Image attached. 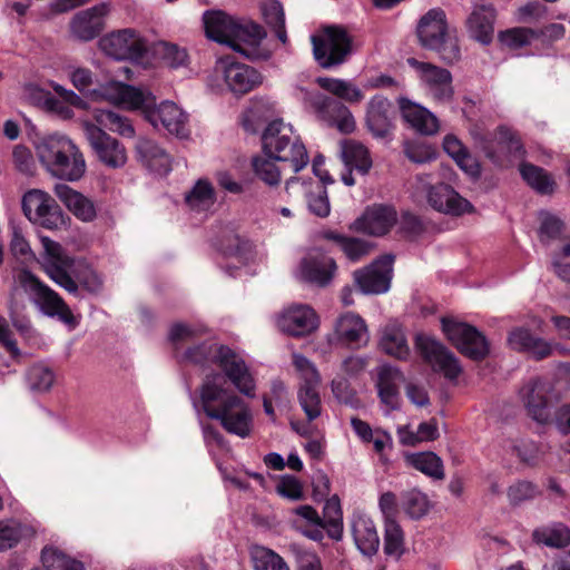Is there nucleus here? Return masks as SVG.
Segmentation results:
<instances>
[{
  "instance_id": "nucleus-36",
  "label": "nucleus",
  "mask_w": 570,
  "mask_h": 570,
  "mask_svg": "<svg viewBox=\"0 0 570 570\" xmlns=\"http://www.w3.org/2000/svg\"><path fill=\"white\" fill-rule=\"evenodd\" d=\"M379 346L384 353L397 360H406L410 355L405 332L396 321H390L381 328Z\"/></svg>"
},
{
  "instance_id": "nucleus-39",
  "label": "nucleus",
  "mask_w": 570,
  "mask_h": 570,
  "mask_svg": "<svg viewBox=\"0 0 570 570\" xmlns=\"http://www.w3.org/2000/svg\"><path fill=\"white\" fill-rule=\"evenodd\" d=\"M315 81L322 89L348 104H358L365 97L360 87L346 79L317 77Z\"/></svg>"
},
{
  "instance_id": "nucleus-31",
  "label": "nucleus",
  "mask_w": 570,
  "mask_h": 570,
  "mask_svg": "<svg viewBox=\"0 0 570 570\" xmlns=\"http://www.w3.org/2000/svg\"><path fill=\"white\" fill-rule=\"evenodd\" d=\"M495 17V9L492 6H474L465 21L469 37L484 46L491 43L494 35Z\"/></svg>"
},
{
  "instance_id": "nucleus-16",
  "label": "nucleus",
  "mask_w": 570,
  "mask_h": 570,
  "mask_svg": "<svg viewBox=\"0 0 570 570\" xmlns=\"http://www.w3.org/2000/svg\"><path fill=\"white\" fill-rule=\"evenodd\" d=\"M101 51L115 60L137 61L142 57V37L134 29H121L99 40Z\"/></svg>"
},
{
  "instance_id": "nucleus-50",
  "label": "nucleus",
  "mask_w": 570,
  "mask_h": 570,
  "mask_svg": "<svg viewBox=\"0 0 570 570\" xmlns=\"http://www.w3.org/2000/svg\"><path fill=\"white\" fill-rule=\"evenodd\" d=\"M293 364L301 377L299 389H318L321 374L315 364L302 354H293Z\"/></svg>"
},
{
  "instance_id": "nucleus-56",
  "label": "nucleus",
  "mask_w": 570,
  "mask_h": 570,
  "mask_svg": "<svg viewBox=\"0 0 570 570\" xmlns=\"http://www.w3.org/2000/svg\"><path fill=\"white\" fill-rule=\"evenodd\" d=\"M539 493L538 487L528 480H518L507 489V497L512 505L534 499Z\"/></svg>"
},
{
  "instance_id": "nucleus-32",
  "label": "nucleus",
  "mask_w": 570,
  "mask_h": 570,
  "mask_svg": "<svg viewBox=\"0 0 570 570\" xmlns=\"http://www.w3.org/2000/svg\"><path fill=\"white\" fill-rule=\"evenodd\" d=\"M396 223V212L389 206L377 205L368 207L364 214L354 222L357 232L372 236L386 234Z\"/></svg>"
},
{
  "instance_id": "nucleus-14",
  "label": "nucleus",
  "mask_w": 570,
  "mask_h": 570,
  "mask_svg": "<svg viewBox=\"0 0 570 570\" xmlns=\"http://www.w3.org/2000/svg\"><path fill=\"white\" fill-rule=\"evenodd\" d=\"M161 66L170 70L184 69L188 77L195 73L189 68L190 57L186 48L164 40L147 42L145 39V70Z\"/></svg>"
},
{
  "instance_id": "nucleus-38",
  "label": "nucleus",
  "mask_w": 570,
  "mask_h": 570,
  "mask_svg": "<svg viewBox=\"0 0 570 570\" xmlns=\"http://www.w3.org/2000/svg\"><path fill=\"white\" fill-rule=\"evenodd\" d=\"M341 158L347 169H355L365 175L372 167L368 149L360 141L345 139L341 141Z\"/></svg>"
},
{
  "instance_id": "nucleus-34",
  "label": "nucleus",
  "mask_w": 570,
  "mask_h": 570,
  "mask_svg": "<svg viewBox=\"0 0 570 570\" xmlns=\"http://www.w3.org/2000/svg\"><path fill=\"white\" fill-rule=\"evenodd\" d=\"M399 107L403 119L416 131L423 135H434L439 130L436 116L425 107L407 98L399 99Z\"/></svg>"
},
{
  "instance_id": "nucleus-11",
  "label": "nucleus",
  "mask_w": 570,
  "mask_h": 570,
  "mask_svg": "<svg viewBox=\"0 0 570 570\" xmlns=\"http://www.w3.org/2000/svg\"><path fill=\"white\" fill-rule=\"evenodd\" d=\"M24 216L47 229H60L66 225L65 215L56 200L41 189L28 190L21 200Z\"/></svg>"
},
{
  "instance_id": "nucleus-37",
  "label": "nucleus",
  "mask_w": 570,
  "mask_h": 570,
  "mask_svg": "<svg viewBox=\"0 0 570 570\" xmlns=\"http://www.w3.org/2000/svg\"><path fill=\"white\" fill-rule=\"evenodd\" d=\"M92 96L115 106L139 107L142 102V94L139 90L118 81H111L102 86L99 90H95Z\"/></svg>"
},
{
  "instance_id": "nucleus-51",
  "label": "nucleus",
  "mask_w": 570,
  "mask_h": 570,
  "mask_svg": "<svg viewBox=\"0 0 570 570\" xmlns=\"http://www.w3.org/2000/svg\"><path fill=\"white\" fill-rule=\"evenodd\" d=\"M502 446L508 454L517 456L521 462L527 464H533L538 458L539 449L532 441L505 440Z\"/></svg>"
},
{
  "instance_id": "nucleus-4",
  "label": "nucleus",
  "mask_w": 570,
  "mask_h": 570,
  "mask_svg": "<svg viewBox=\"0 0 570 570\" xmlns=\"http://www.w3.org/2000/svg\"><path fill=\"white\" fill-rule=\"evenodd\" d=\"M92 117L96 124L89 120L82 121V128L90 147L97 158L107 167H122L127 161L126 149L104 129L122 137H132L135 134L134 127L128 118L109 109L96 108L92 110Z\"/></svg>"
},
{
  "instance_id": "nucleus-18",
  "label": "nucleus",
  "mask_w": 570,
  "mask_h": 570,
  "mask_svg": "<svg viewBox=\"0 0 570 570\" xmlns=\"http://www.w3.org/2000/svg\"><path fill=\"white\" fill-rule=\"evenodd\" d=\"M407 63L417 71L424 89L434 100L448 102L452 99V75L448 69L414 58L407 59Z\"/></svg>"
},
{
  "instance_id": "nucleus-15",
  "label": "nucleus",
  "mask_w": 570,
  "mask_h": 570,
  "mask_svg": "<svg viewBox=\"0 0 570 570\" xmlns=\"http://www.w3.org/2000/svg\"><path fill=\"white\" fill-rule=\"evenodd\" d=\"M308 100L317 117L330 126H334L343 134H351L356 128V122L351 110L340 100H335L321 92H306Z\"/></svg>"
},
{
  "instance_id": "nucleus-35",
  "label": "nucleus",
  "mask_w": 570,
  "mask_h": 570,
  "mask_svg": "<svg viewBox=\"0 0 570 570\" xmlns=\"http://www.w3.org/2000/svg\"><path fill=\"white\" fill-rule=\"evenodd\" d=\"M55 194L58 199L78 219L82 222H92L96 216V207L94 203L81 193L72 189L66 184H57Z\"/></svg>"
},
{
  "instance_id": "nucleus-48",
  "label": "nucleus",
  "mask_w": 570,
  "mask_h": 570,
  "mask_svg": "<svg viewBox=\"0 0 570 570\" xmlns=\"http://www.w3.org/2000/svg\"><path fill=\"white\" fill-rule=\"evenodd\" d=\"M538 39H540V31L525 27H515L499 33L501 43L510 49L529 46Z\"/></svg>"
},
{
  "instance_id": "nucleus-42",
  "label": "nucleus",
  "mask_w": 570,
  "mask_h": 570,
  "mask_svg": "<svg viewBox=\"0 0 570 570\" xmlns=\"http://www.w3.org/2000/svg\"><path fill=\"white\" fill-rule=\"evenodd\" d=\"M405 462L423 474L442 480L444 478L443 462L434 452H419L405 455Z\"/></svg>"
},
{
  "instance_id": "nucleus-19",
  "label": "nucleus",
  "mask_w": 570,
  "mask_h": 570,
  "mask_svg": "<svg viewBox=\"0 0 570 570\" xmlns=\"http://www.w3.org/2000/svg\"><path fill=\"white\" fill-rule=\"evenodd\" d=\"M392 255H384L365 268L354 272V281L364 294H383L390 289L393 275Z\"/></svg>"
},
{
  "instance_id": "nucleus-13",
  "label": "nucleus",
  "mask_w": 570,
  "mask_h": 570,
  "mask_svg": "<svg viewBox=\"0 0 570 570\" xmlns=\"http://www.w3.org/2000/svg\"><path fill=\"white\" fill-rule=\"evenodd\" d=\"M215 75L228 91L237 96L252 91L263 82V76L255 68L230 57L216 61Z\"/></svg>"
},
{
  "instance_id": "nucleus-30",
  "label": "nucleus",
  "mask_w": 570,
  "mask_h": 570,
  "mask_svg": "<svg viewBox=\"0 0 570 570\" xmlns=\"http://www.w3.org/2000/svg\"><path fill=\"white\" fill-rule=\"evenodd\" d=\"M334 334L342 344L361 347L367 344L370 335L365 321L356 313L346 312L338 316Z\"/></svg>"
},
{
  "instance_id": "nucleus-12",
  "label": "nucleus",
  "mask_w": 570,
  "mask_h": 570,
  "mask_svg": "<svg viewBox=\"0 0 570 570\" xmlns=\"http://www.w3.org/2000/svg\"><path fill=\"white\" fill-rule=\"evenodd\" d=\"M441 323L448 340L462 354L476 361L488 355L489 343L476 327L450 317H443Z\"/></svg>"
},
{
  "instance_id": "nucleus-28",
  "label": "nucleus",
  "mask_w": 570,
  "mask_h": 570,
  "mask_svg": "<svg viewBox=\"0 0 570 570\" xmlns=\"http://www.w3.org/2000/svg\"><path fill=\"white\" fill-rule=\"evenodd\" d=\"M351 532L357 550L367 558L376 554L380 537L374 521L363 512H354L350 521Z\"/></svg>"
},
{
  "instance_id": "nucleus-54",
  "label": "nucleus",
  "mask_w": 570,
  "mask_h": 570,
  "mask_svg": "<svg viewBox=\"0 0 570 570\" xmlns=\"http://www.w3.org/2000/svg\"><path fill=\"white\" fill-rule=\"evenodd\" d=\"M27 382L31 390L46 392L53 385L55 374L49 367L36 364L28 370Z\"/></svg>"
},
{
  "instance_id": "nucleus-22",
  "label": "nucleus",
  "mask_w": 570,
  "mask_h": 570,
  "mask_svg": "<svg viewBox=\"0 0 570 570\" xmlns=\"http://www.w3.org/2000/svg\"><path fill=\"white\" fill-rule=\"evenodd\" d=\"M266 38L264 29L252 21H242L229 47L249 60H267L272 51L263 45Z\"/></svg>"
},
{
  "instance_id": "nucleus-55",
  "label": "nucleus",
  "mask_w": 570,
  "mask_h": 570,
  "mask_svg": "<svg viewBox=\"0 0 570 570\" xmlns=\"http://www.w3.org/2000/svg\"><path fill=\"white\" fill-rule=\"evenodd\" d=\"M298 402L307 421L316 420L322 413V402L318 389H298Z\"/></svg>"
},
{
  "instance_id": "nucleus-2",
  "label": "nucleus",
  "mask_w": 570,
  "mask_h": 570,
  "mask_svg": "<svg viewBox=\"0 0 570 570\" xmlns=\"http://www.w3.org/2000/svg\"><path fill=\"white\" fill-rule=\"evenodd\" d=\"M219 373L206 375L200 386V406L205 414L220 422L222 426L242 439L253 430V413L248 404L227 387Z\"/></svg>"
},
{
  "instance_id": "nucleus-6",
  "label": "nucleus",
  "mask_w": 570,
  "mask_h": 570,
  "mask_svg": "<svg viewBox=\"0 0 570 570\" xmlns=\"http://www.w3.org/2000/svg\"><path fill=\"white\" fill-rule=\"evenodd\" d=\"M40 163L52 176L77 181L86 173V160L80 149L66 136H49L37 146Z\"/></svg>"
},
{
  "instance_id": "nucleus-33",
  "label": "nucleus",
  "mask_w": 570,
  "mask_h": 570,
  "mask_svg": "<svg viewBox=\"0 0 570 570\" xmlns=\"http://www.w3.org/2000/svg\"><path fill=\"white\" fill-rule=\"evenodd\" d=\"M203 22L209 39L229 46L242 21L222 10H207L203 14Z\"/></svg>"
},
{
  "instance_id": "nucleus-49",
  "label": "nucleus",
  "mask_w": 570,
  "mask_h": 570,
  "mask_svg": "<svg viewBox=\"0 0 570 570\" xmlns=\"http://www.w3.org/2000/svg\"><path fill=\"white\" fill-rule=\"evenodd\" d=\"M252 560L255 570H289L288 564L278 553L265 547L254 548Z\"/></svg>"
},
{
  "instance_id": "nucleus-53",
  "label": "nucleus",
  "mask_w": 570,
  "mask_h": 570,
  "mask_svg": "<svg viewBox=\"0 0 570 570\" xmlns=\"http://www.w3.org/2000/svg\"><path fill=\"white\" fill-rule=\"evenodd\" d=\"M402 508L413 519L426 514L430 504L426 495L419 490H410L402 495Z\"/></svg>"
},
{
  "instance_id": "nucleus-24",
  "label": "nucleus",
  "mask_w": 570,
  "mask_h": 570,
  "mask_svg": "<svg viewBox=\"0 0 570 570\" xmlns=\"http://www.w3.org/2000/svg\"><path fill=\"white\" fill-rule=\"evenodd\" d=\"M336 268V263L332 257L314 249L302 258L297 276L304 282L325 287L333 279Z\"/></svg>"
},
{
  "instance_id": "nucleus-8",
  "label": "nucleus",
  "mask_w": 570,
  "mask_h": 570,
  "mask_svg": "<svg viewBox=\"0 0 570 570\" xmlns=\"http://www.w3.org/2000/svg\"><path fill=\"white\" fill-rule=\"evenodd\" d=\"M417 37L422 47L435 51L446 63H453L461 57L458 38L449 31L442 9H431L420 19Z\"/></svg>"
},
{
  "instance_id": "nucleus-23",
  "label": "nucleus",
  "mask_w": 570,
  "mask_h": 570,
  "mask_svg": "<svg viewBox=\"0 0 570 570\" xmlns=\"http://www.w3.org/2000/svg\"><path fill=\"white\" fill-rule=\"evenodd\" d=\"M320 318L314 308L306 304H293L284 308L277 317L278 328L295 337L308 335L317 330Z\"/></svg>"
},
{
  "instance_id": "nucleus-25",
  "label": "nucleus",
  "mask_w": 570,
  "mask_h": 570,
  "mask_svg": "<svg viewBox=\"0 0 570 570\" xmlns=\"http://www.w3.org/2000/svg\"><path fill=\"white\" fill-rule=\"evenodd\" d=\"M394 107L382 95L373 96L366 104L365 126L376 139L389 138L394 130Z\"/></svg>"
},
{
  "instance_id": "nucleus-61",
  "label": "nucleus",
  "mask_w": 570,
  "mask_h": 570,
  "mask_svg": "<svg viewBox=\"0 0 570 570\" xmlns=\"http://www.w3.org/2000/svg\"><path fill=\"white\" fill-rule=\"evenodd\" d=\"M540 220L539 237L542 243L548 244L560 235L562 222L559 218L549 213H541Z\"/></svg>"
},
{
  "instance_id": "nucleus-52",
  "label": "nucleus",
  "mask_w": 570,
  "mask_h": 570,
  "mask_svg": "<svg viewBox=\"0 0 570 570\" xmlns=\"http://www.w3.org/2000/svg\"><path fill=\"white\" fill-rule=\"evenodd\" d=\"M308 210L318 217H327L331 212V205L327 190L322 184H316L306 194Z\"/></svg>"
},
{
  "instance_id": "nucleus-5",
  "label": "nucleus",
  "mask_w": 570,
  "mask_h": 570,
  "mask_svg": "<svg viewBox=\"0 0 570 570\" xmlns=\"http://www.w3.org/2000/svg\"><path fill=\"white\" fill-rule=\"evenodd\" d=\"M43 252L40 264L50 279L69 294L79 295V284L90 293H98L102 287V279L95 271L83 274L76 272V261L57 242L47 236L40 237Z\"/></svg>"
},
{
  "instance_id": "nucleus-26",
  "label": "nucleus",
  "mask_w": 570,
  "mask_h": 570,
  "mask_svg": "<svg viewBox=\"0 0 570 570\" xmlns=\"http://www.w3.org/2000/svg\"><path fill=\"white\" fill-rule=\"evenodd\" d=\"M108 13L109 4L105 2L79 11L70 21L71 35L81 41L92 40L105 28V18Z\"/></svg>"
},
{
  "instance_id": "nucleus-1",
  "label": "nucleus",
  "mask_w": 570,
  "mask_h": 570,
  "mask_svg": "<svg viewBox=\"0 0 570 570\" xmlns=\"http://www.w3.org/2000/svg\"><path fill=\"white\" fill-rule=\"evenodd\" d=\"M263 155L253 158L255 175L268 186L281 183V169L276 163L288 164L294 173L309 161L305 145L291 124L281 119L271 121L262 135Z\"/></svg>"
},
{
  "instance_id": "nucleus-43",
  "label": "nucleus",
  "mask_w": 570,
  "mask_h": 570,
  "mask_svg": "<svg viewBox=\"0 0 570 570\" xmlns=\"http://www.w3.org/2000/svg\"><path fill=\"white\" fill-rule=\"evenodd\" d=\"M326 527L327 535L341 541L343 538V512L340 498L334 494L328 498L323 508L322 523Z\"/></svg>"
},
{
  "instance_id": "nucleus-41",
  "label": "nucleus",
  "mask_w": 570,
  "mask_h": 570,
  "mask_svg": "<svg viewBox=\"0 0 570 570\" xmlns=\"http://www.w3.org/2000/svg\"><path fill=\"white\" fill-rule=\"evenodd\" d=\"M185 200L193 212H208L216 202L213 185L207 179L197 180L194 187L186 194Z\"/></svg>"
},
{
  "instance_id": "nucleus-60",
  "label": "nucleus",
  "mask_w": 570,
  "mask_h": 570,
  "mask_svg": "<svg viewBox=\"0 0 570 570\" xmlns=\"http://www.w3.org/2000/svg\"><path fill=\"white\" fill-rule=\"evenodd\" d=\"M22 537V527L16 520H0V551L16 546Z\"/></svg>"
},
{
  "instance_id": "nucleus-46",
  "label": "nucleus",
  "mask_w": 570,
  "mask_h": 570,
  "mask_svg": "<svg viewBox=\"0 0 570 570\" xmlns=\"http://www.w3.org/2000/svg\"><path fill=\"white\" fill-rule=\"evenodd\" d=\"M203 331L202 327L187 323L179 322L173 324L168 333V338L174 346L176 357L178 353L185 350L183 346L185 344H193L194 341L200 336Z\"/></svg>"
},
{
  "instance_id": "nucleus-21",
  "label": "nucleus",
  "mask_w": 570,
  "mask_h": 570,
  "mask_svg": "<svg viewBox=\"0 0 570 570\" xmlns=\"http://www.w3.org/2000/svg\"><path fill=\"white\" fill-rule=\"evenodd\" d=\"M266 38L264 29L252 21H242L229 47L249 60H267L272 51L263 45Z\"/></svg>"
},
{
  "instance_id": "nucleus-57",
  "label": "nucleus",
  "mask_w": 570,
  "mask_h": 570,
  "mask_svg": "<svg viewBox=\"0 0 570 570\" xmlns=\"http://www.w3.org/2000/svg\"><path fill=\"white\" fill-rule=\"evenodd\" d=\"M403 551V532L394 519L385 522L384 552L387 556L400 557Z\"/></svg>"
},
{
  "instance_id": "nucleus-20",
  "label": "nucleus",
  "mask_w": 570,
  "mask_h": 570,
  "mask_svg": "<svg viewBox=\"0 0 570 570\" xmlns=\"http://www.w3.org/2000/svg\"><path fill=\"white\" fill-rule=\"evenodd\" d=\"M415 346L433 370L443 373L445 377L453 380L461 373L458 358L431 336L422 333L417 334Z\"/></svg>"
},
{
  "instance_id": "nucleus-45",
  "label": "nucleus",
  "mask_w": 570,
  "mask_h": 570,
  "mask_svg": "<svg viewBox=\"0 0 570 570\" xmlns=\"http://www.w3.org/2000/svg\"><path fill=\"white\" fill-rule=\"evenodd\" d=\"M145 167L157 176H166L171 170V158L164 148L145 141Z\"/></svg>"
},
{
  "instance_id": "nucleus-58",
  "label": "nucleus",
  "mask_w": 570,
  "mask_h": 570,
  "mask_svg": "<svg viewBox=\"0 0 570 570\" xmlns=\"http://www.w3.org/2000/svg\"><path fill=\"white\" fill-rule=\"evenodd\" d=\"M403 150L407 159L414 164L422 165L436 158L435 149L431 145L419 140L406 141Z\"/></svg>"
},
{
  "instance_id": "nucleus-63",
  "label": "nucleus",
  "mask_w": 570,
  "mask_h": 570,
  "mask_svg": "<svg viewBox=\"0 0 570 570\" xmlns=\"http://www.w3.org/2000/svg\"><path fill=\"white\" fill-rule=\"evenodd\" d=\"M547 16V8L538 1L521 6L515 11V19L521 23H534L541 21Z\"/></svg>"
},
{
  "instance_id": "nucleus-44",
  "label": "nucleus",
  "mask_w": 570,
  "mask_h": 570,
  "mask_svg": "<svg viewBox=\"0 0 570 570\" xmlns=\"http://www.w3.org/2000/svg\"><path fill=\"white\" fill-rule=\"evenodd\" d=\"M533 541L550 548H562L570 544V529L562 523H554L535 529Z\"/></svg>"
},
{
  "instance_id": "nucleus-7",
  "label": "nucleus",
  "mask_w": 570,
  "mask_h": 570,
  "mask_svg": "<svg viewBox=\"0 0 570 570\" xmlns=\"http://www.w3.org/2000/svg\"><path fill=\"white\" fill-rule=\"evenodd\" d=\"M16 282L43 315L59 320L70 330H75L79 325V320L72 314L63 298L30 271H19Z\"/></svg>"
},
{
  "instance_id": "nucleus-64",
  "label": "nucleus",
  "mask_w": 570,
  "mask_h": 570,
  "mask_svg": "<svg viewBox=\"0 0 570 570\" xmlns=\"http://www.w3.org/2000/svg\"><path fill=\"white\" fill-rule=\"evenodd\" d=\"M340 248L351 262H357L370 254L372 245L360 238L347 237Z\"/></svg>"
},
{
  "instance_id": "nucleus-59",
  "label": "nucleus",
  "mask_w": 570,
  "mask_h": 570,
  "mask_svg": "<svg viewBox=\"0 0 570 570\" xmlns=\"http://www.w3.org/2000/svg\"><path fill=\"white\" fill-rule=\"evenodd\" d=\"M402 382H404V375L397 367L391 365H382L379 367L377 391H399Z\"/></svg>"
},
{
  "instance_id": "nucleus-40",
  "label": "nucleus",
  "mask_w": 570,
  "mask_h": 570,
  "mask_svg": "<svg viewBox=\"0 0 570 570\" xmlns=\"http://www.w3.org/2000/svg\"><path fill=\"white\" fill-rule=\"evenodd\" d=\"M443 149L469 176L478 177L480 175V165L456 136L446 135L443 138Z\"/></svg>"
},
{
  "instance_id": "nucleus-47",
  "label": "nucleus",
  "mask_w": 570,
  "mask_h": 570,
  "mask_svg": "<svg viewBox=\"0 0 570 570\" xmlns=\"http://www.w3.org/2000/svg\"><path fill=\"white\" fill-rule=\"evenodd\" d=\"M520 174L522 178L540 194H550L553 191L554 181L548 173L531 164H521Z\"/></svg>"
},
{
  "instance_id": "nucleus-29",
  "label": "nucleus",
  "mask_w": 570,
  "mask_h": 570,
  "mask_svg": "<svg viewBox=\"0 0 570 570\" xmlns=\"http://www.w3.org/2000/svg\"><path fill=\"white\" fill-rule=\"evenodd\" d=\"M428 202L435 210L455 216L470 213L473 209L469 200L445 184L430 186L428 188Z\"/></svg>"
},
{
  "instance_id": "nucleus-9",
  "label": "nucleus",
  "mask_w": 570,
  "mask_h": 570,
  "mask_svg": "<svg viewBox=\"0 0 570 570\" xmlns=\"http://www.w3.org/2000/svg\"><path fill=\"white\" fill-rule=\"evenodd\" d=\"M311 39L314 58L325 69L344 63L357 48L353 37L337 26L326 27Z\"/></svg>"
},
{
  "instance_id": "nucleus-17",
  "label": "nucleus",
  "mask_w": 570,
  "mask_h": 570,
  "mask_svg": "<svg viewBox=\"0 0 570 570\" xmlns=\"http://www.w3.org/2000/svg\"><path fill=\"white\" fill-rule=\"evenodd\" d=\"M519 395L528 414L534 421L542 424L550 421V402L554 397L553 385L550 381L531 380L521 387Z\"/></svg>"
},
{
  "instance_id": "nucleus-62",
  "label": "nucleus",
  "mask_w": 570,
  "mask_h": 570,
  "mask_svg": "<svg viewBox=\"0 0 570 570\" xmlns=\"http://www.w3.org/2000/svg\"><path fill=\"white\" fill-rule=\"evenodd\" d=\"M277 493L286 499L298 501L304 498L303 484L293 475H283L276 487Z\"/></svg>"
},
{
  "instance_id": "nucleus-3",
  "label": "nucleus",
  "mask_w": 570,
  "mask_h": 570,
  "mask_svg": "<svg viewBox=\"0 0 570 570\" xmlns=\"http://www.w3.org/2000/svg\"><path fill=\"white\" fill-rule=\"evenodd\" d=\"M177 360L187 365L206 366L216 364L225 376L242 394L255 395V380L242 355L225 345L213 341L193 344L178 353Z\"/></svg>"
},
{
  "instance_id": "nucleus-10",
  "label": "nucleus",
  "mask_w": 570,
  "mask_h": 570,
  "mask_svg": "<svg viewBox=\"0 0 570 570\" xmlns=\"http://www.w3.org/2000/svg\"><path fill=\"white\" fill-rule=\"evenodd\" d=\"M145 121L154 129L184 138L188 136V116L175 104L168 100L156 102V97L145 90Z\"/></svg>"
},
{
  "instance_id": "nucleus-27",
  "label": "nucleus",
  "mask_w": 570,
  "mask_h": 570,
  "mask_svg": "<svg viewBox=\"0 0 570 570\" xmlns=\"http://www.w3.org/2000/svg\"><path fill=\"white\" fill-rule=\"evenodd\" d=\"M509 345L519 352L528 353L534 360H543L554 351H563L560 344H553L544 338L534 336L528 328L517 327L508 337Z\"/></svg>"
}]
</instances>
